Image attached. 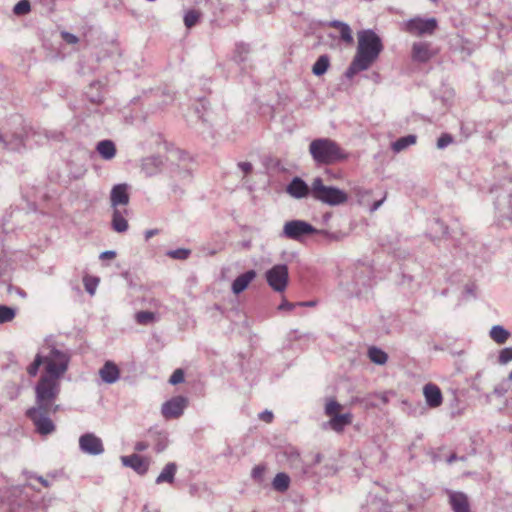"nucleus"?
<instances>
[{"label":"nucleus","instance_id":"c85d7f7f","mask_svg":"<svg viewBox=\"0 0 512 512\" xmlns=\"http://www.w3.org/2000/svg\"><path fill=\"white\" fill-rule=\"evenodd\" d=\"M330 66V58L328 55L323 54L319 56L312 67V73L315 76H322L325 74Z\"/></svg>","mask_w":512,"mask_h":512},{"label":"nucleus","instance_id":"473e14b6","mask_svg":"<svg viewBox=\"0 0 512 512\" xmlns=\"http://www.w3.org/2000/svg\"><path fill=\"white\" fill-rule=\"evenodd\" d=\"M157 319V315L151 311H139L135 314V320L140 325L152 324Z\"/></svg>","mask_w":512,"mask_h":512},{"label":"nucleus","instance_id":"58836bf2","mask_svg":"<svg viewBox=\"0 0 512 512\" xmlns=\"http://www.w3.org/2000/svg\"><path fill=\"white\" fill-rule=\"evenodd\" d=\"M200 13L196 10H189L184 16V24L187 28L193 27L199 20Z\"/></svg>","mask_w":512,"mask_h":512},{"label":"nucleus","instance_id":"f03ea898","mask_svg":"<svg viewBox=\"0 0 512 512\" xmlns=\"http://www.w3.org/2000/svg\"><path fill=\"white\" fill-rule=\"evenodd\" d=\"M357 38L358 45L355 56L345 71V77L348 79H352L359 72L368 70L383 50L381 38L371 29L358 32Z\"/></svg>","mask_w":512,"mask_h":512},{"label":"nucleus","instance_id":"5701e85b","mask_svg":"<svg viewBox=\"0 0 512 512\" xmlns=\"http://www.w3.org/2000/svg\"><path fill=\"white\" fill-rule=\"evenodd\" d=\"M255 277L256 272L254 270H248L240 274L232 283L233 293L240 294L241 292H243Z\"/></svg>","mask_w":512,"mask_h":512},{"label":"nucleus","instance_id":"412c9836","mask_svg":"<svg viewBox=\"0 0 512 512\" xmlns=\"http://www.w3.org/2000/svg\"><path fill=\"white\" fill-rule=\"evenodd\" d=\"M163 166V160L160 156H151L144 158L141 164V170L146 177L156 175Z\"/></svg>","mask_w":512,"mask_h":512},{"label":"nucleus","instance_id":"a211bd4d","mask_svg":"<svg viewBox=\"0 0 512 512\" xmlns=\"http://www.w3.org/2000/svg\"><path fill=\"white\" fill-rule=\"evenodd\" d=\"M494 206L500 217L512 221V194L499 195Z\"/></svg>","mask_w":512,"mask_h":512},{"label":"nucleus","instance_id":"4468645a","mask_svg":"<svg viewBox=\"0 0 512 512\" xmlns=\"http://www.w3.org/2000/svg\"><path fill=\"white\" fill-rule=\"evenodd\" d=\"M425 402L430 408H437L443 403V395L440 388L434 383H427L423 387Z\"/></svg>","mask_w":512,"mask_h":512},{"label":"nucleus","instance_id":"20e7f679","mask_svg":"<svg viewBox=\"0 0 512 512\" xmlns=\"http://www.w3.org/2000/svg\"><path fill=\"white\" fill-rule=\"evenodd\" d=\"M40 353L43 355L44 361L45 374L43 376H51L54 379L60 380L68 370L69 354L54 346L44 347Z\"/></svg>","mask_w":512,"mask_h":512},{"label":"nucleus","instance_id":"de8ad7c7","mask_svg":"<svg viewBox=\"0 0 512 512\" xmlns=\"http://www.w3.org/2000/svg\"><path fill=\"white\" fill-rule=\"evenodd\" d=\"M295 306H297V303L294 304V303H291V302H288L287 300H282V302L279 304L278 306V310L282 311V310H292Z\"/></svg>","mask_w":512,"mask_h":512},{"label":"nucleus","instance_id":"2f4dec72","mask_svg":"<svg viewBox=\"0 0 512 512\" xmlns=\"http://www.w3.org/2000/svg\"><path fill=\"white\" fill-rule=\"evenodd\" d=\"M290 484V478L285 473H278L273 479V488L279 492H284L288 489Z\"/></svg>","mask_w":512,"mask_h":512},{"label":"nucleus","instance_id":"dca6fc26","mask_svg":"<svg viewBox=\"0 0 512 512\" xmlns=\"http://www.w3.org/2000/svg\"><path fill=\"white\" fill-rule=\"evenodd\" d=\"M434 56L428 42H415L412 46V59L416 62L426 63Z\"/></svg>","mask_w":512,"mask_h":512},{"label":"nucleus","instance_id":"423d86ee","mask_svg":"<svg viewBox=\"0 0 512 512\" xmlns=\"http://www.w3.org/2000/svg\"><path fill=\"white\" fill-rule=\"evenodd\" d=\"M311 196L324 204L337 206L347 201V194L336 187L326 186L320 177L315 178L311 184Z\"/></svg>","mask_w":512,"mask_h":512},{"label":"nucleus","instance_id":"6e6d98bb","mask_svg":"<svg viewBox=\"0 0 512 512\" xmlns=\"http://www.w3.org/2000/svg\"><path fill=\"white\" fill-rule=\"evenodd\" d=\"M36 480L39 481L44 487L50 486V482L42 476H37Z\"/></svg>","mask_w":512,"mask_h":512},{"label":"nucleus","instance_id":"4be33fe9","mask_svg":"<svg viewBox=\"0 0 512 512\" xmlns=\"http://www.w3.org/2000/svg\"><path fill=\"white\" fill-rule=\"evenodd\" d=\"M353 416L351 413L333 415L330 420L324 424L335 432H342L344 428L352 423Z\"/></svg>","mask_w":512,"mask_h":512},{"label":"nucleus","instance_id":"ea45409f","mask_svg":"<svg viewBox=\"0 0 512 512\" xmlns=\"http://www.w3.org/2000/svg\"><path fill=\"white\" fill-rule=\"evenodd\" d=\"M340 409L341 405L336 400L331 399L325 405V414L332 418L333 415L340 414Z\"/></svg>","mask_w":512,"mask_h":512},{"label":"nucleus","instance_id":"ddd939ff","mask_svg":"<svg viewBox=\"0 0 512 512\" xmlns=\"http://www.w3.org/2000/svg\"><path fill=\"white\" fill-rule=\"evenodd\" d=\"M286 192L295 199H303L311 194V186L300 177H294L286 186Z\"/></svg>","mask_w":512,"mask_h":512},{"label":"nucleus","instance_id":"f3484780","mask_svg":"<svg viewBox=\"0 0 512 512\" xmlns=\"http://www.w3.org/2000/svg\"><path fill=\"white\" fill-rule=\"evenodd\" d=\"M101 380L106 384H114L120 378V369L113 361H106L99 370Z\"/></svg>","mask_w":512,"mask_h":512},{"label":"nucleus","instance_id":"0eeeda50","mask_svg":"<svg viewBox=\"0 0 512 512\" xmlns=\"http://www.w3.org/2000/svg\"><path fill=\"white\" fill-rule=\"evenodd\" d=\"M315 233L324 235L328 234L326 231H319L315 229L310 223L304 220H291L284 224L281 236L287 239L300 241L303 237Z\"/></svg>","mask_w":512,"mask_h":512},{"label":"nucleus","instance_id":"603ef678","mask_svg":"<svg viewBox=\"0 0 512 512\" xmlns=\"http://www.w3.org/2000/svg\"><path fill=\"white\" fill-rule=\"evenodd\" d=\"M148 447H149V444L147 442L139 441L135 444L134 449L138 452H142V451H145L146 449H148Z\"/></svg>","mask_w":512,"mask_h":512},{"label":"nucleus","instance_id":"0e129e2a","mask_svg":"<svg viewBox=\"0 0 512 512\" xmlns=\"http://www.w3.org/2000/svg\"><path fill=\"white\" fill-rule=\"evenodd\" d=\"M466 292L472 296H474L473 289L470 286H466Z\"/></svg>","mask_w":512,"mask_h":512},{"label":"nucleus","instance_id":"e433bc0d","mask_svg":"<svg viewBox=\"0 0 512 512\" xmlns=\"http://www.w3.org/2000/svg\"><path fill=\"white\" fill-rule=\"evenodd\" d=\"M31 11V4L29 0H20L13 7V13L16 16H23L28 14Z\"/></svg>","mask_w":512,"mask_h":512},{"label":"nucleus","instance_id":"774afa93","mask_svg":"<svg viewBox=\"0 0 512 512\" xmlns=\"http://www.w3.org/2000/svg\"><path fill=\"white\" fill-rule=\"evenodd\" d=\"M323 218H324V221H328V219L330 218V214H325L323 216Z\"/></svg>","mask_w":512,"mask_h":512},{"label":"nucleus","instance_id":"2eb2a0df","mask_svg":"<svg viewBox=\"0 0 512 512\" xmlns=\"http://www.w3.org/2000/svg\"><path fill=\"white\" fill-rule=\"evenodd\" d=\"M121 462L125 467L133 469L140 475L147 473L149 468V462L146 461L142 456L138 454H132L129 456H122Z\"/></svg>","mask_w":512,"mask_h":512},{"label":"nucleus","instance_id":"3c124183","mask_svg":"<svg viewBox=\"0 0 512 512\" xmlns=\"http://www.w3.org/2000/svg\"><path fill=\"white\" fill-rule=\"evenodd\" d=\"M115 256H116L115 251L107 250V251L102 252L99 257L101 260H106V259H113V258H115Z\"/></svg>","mask_w":512,"mask_h":512},{"label":"nucleus","instance_id":"e2e57ef3","mask_svg":"<svg viewBox=\"0 0 512 512\" xmlns=\"http://www.w3.org/2000/svg\"><path fill=\"white\" fill-rule=\"evenodd\" d=\"M143 510H144V512H160L158 509L150 510L148 505H145Z\"/></svg>","mask_w":512,"mask_h":512},{"label":"nucleus","instance_id":"f8f14e48","mask_svg":"<svg viewBox=\"0 0 512 512\" xmlns=\"http://www.w3.org/2000/svg\"><path fill=\"white\" fill-rule=\"evenodd\" d=\"M130 200L128 185L126 183L116 184L110 193V204L112 209H123Z\"/></svg>","mask_w":512,"mask_h":512},{"label":"nucleus","instance_id":"09e8293b","mask_svg":"<svg viewBox=\"0 0 512 512\" xmlns=\"http://www.w3.org/2000/svg\"><path fill=\"white\" fill-rule=\"evenodd\" d=\"M238 167L244 174H249L252 171V164L250 162H239Z\"/></svg>","mask_w":512,"mask_h":512},{"label":"nucleus","instance_id":"1a4fd4ad","mask_svg":"<svg viewBox=\"0 0 512 512\" xmlns=\"http://www.w3.org/2000/svg\"><path fill=\"white\" fill-rule=\"evenodd\" d=\"M268 285L275 292H283L287 288L289 272L285 264H276L265 272Z\"/></svg>","mask_w":512,"mask_h":512},{"label":"nucleus","instance_id":"cd10ccee","mask_svg":"<svg viewBox=\"0 0 512 512\" xmlns=\"http://www.w3.org/2000/svg\"><path fill=\"white\" fill-rule=\"evenodd\" d=\"M417 137L416 135L409 134L403 137L398 138L396 141H394L391 145L392 150L395 153H399L406 148H408L411 145H414L416 143Z\"/></svg>","mask_w":512,"mask_h":512},{"label":"nucleus","instance_id":"338daca9","mask_svg":"<svg viewBox=\"0 0 512 512\" xmlns=\"http://www.w3.org/2000/svg\"><path fill=\"white\" fill-rule=\"evenodd\" d=\"M506 381H508L509 384L512 381V371L509 373L508 378L506 379Z\"/></svg>","mask_w":512,"mask_h":512},{"label":"nucleus","instance_id":"aec40b11","mask_svg":"<svg viewBox=\"0 0 512 512\" xmlns=\"http://www.w3.org/2000/svg\"><path fill=\"white\" fill-rule=\"evenodd\" d=\"M448 494L453 512H470L469 502L464 493L449 491Z\"/></svg>","mask_w":512,"mask_h":512},{"label":"nucleus","instance_id":"c9c22d12","mask_svg":"<svg viewBox=\"0 0 512 512\" xmlns=\"http://www.w3.org/2000/svg\"><path fill=\"white\" fill-rule=\"evenodd\" d=\"M83 284L86 292L90 295H94L99 284V278L86 275L83 278Z\"/></svg>","mask_w":512,"mask_h":512},{"label":"nucleus","instance_id":"a19ab883","mask_svg":"<svg viewBox=\"0 0 512 512\" xmlns=\"http://www.w3.org/2000/svg\"><path fill=\"white\" fill-rule=\"evenodd\" d=\"M510 361H512V347H505L499 352L498 362L501 365H506Z\"/></svg>","mask_w":512,"mask_h":512},{"label":"nucleus","instance_id":"13d9d810","mask_svg":"<svg viewBox=\"0 0 512 512\" xmlns=\"http://www.w3.org/2000/svg\"><path fill=\"white\" fill-rule=\"evenodd\" d=\"M298 306H307V307H312L315 305V302L314 301H307V302H300V303H297Z\"/></svg>","mask_w":512,"mask_h":512},{"label":"nucleus","instance_id":"9d476101","mask_svg":"<svg viewBox=\"0 0 512 512\" xmlns=\"http://www.w3.org/2000/svg\"><path fill=\"white\" fill-rule=\"evenodd\" d=\"M187 405L188 399L185 396L178 395L162 404L161 413L165 419H177L183 415Z\"/></svg>","mask_w":512,"mask_h":512},{"label":"nucleus","instance_id":"6ab92c4d","mask_svg":"<svg viewBox=\"0 0 512 512\" xmlns=\"http://www.w3.org/2000/svg\"><path fill=\"white\" fill-rule=\"evenodd\" d=\"M112 220L111 226L115 232L124 233L128 230V221L126 220V215L128 214V210L126 208L123 209H112Z\"/></svg>","mask_w":512,"mask_h":512},{"label":"nucleus","instance_id":"5fc2aeb1","mask_svg":"<svg viewBox=\"0 0 512 512\" xmlns=\"http://www.w3.org/2000/svg\"><path fill=\"white\" fill-rule=\"evenodd\" d=\"M158 233L157 229H150L145 232V238L148 240Z\"/></svg>","mask_w":512,"mask_h":512},{"label":"nucleus","instance_id":"7ed1b4c3","mask_svg":"<svg viewBox=\"0 0 512 512\" xmlns=\"http://www.w3.org/2000/svg\"><path fill=\"white\" fill-rule=\"evenodd\" d=\"M309 153L312 159L321 165L333 164L348 158V153L330 138L314 139L309 145Z\"/></svg>","mask_w":512,"mask_h":512},{"label":"nucleus","instance_id":"37998d69","mask_svg":"<svg viewBox=\"0 0 512 512\" xmlns=\"http://www.w3.org/2000/svg\"><path fill=\"white\" fill-rule=\"evenodd\" d=\"M453 142L452 135L443 133L437 140V148L444 149Z\"/></svg>","mask_w":512,"mask_h":512},{"label":"nucleus","instance_id":"c756f323","mask_svg":"<svg viewBox=\"0 0 512 512\" xmlns=\"http://www.w3.org/2000/svg\"><path fill=\"white\" fill-rule=\"evenodd\" d=\"M388 504L380 498L369 496L367 499V510L362 512H386Z\"/></svg>","mask_w":512,"mask_h":512},{"label":"nucleus","instance_id":"052dcab7","mask_svg":"<svg viewBox=\"0 0 512 512\" xmlns=\"http://www.w3.org/2000/svg\"><path fill=\"white\" fill-rule=\"evenodd\" d=\"M457 460V456L456 454H451L448 458H447V463L451 464L453 463L454 461Z\"/></svg>","mask_w":512,"mask_h":512},{"label":"nucleus","instance_id":"4c0bfd02","mask_svg":"<svg viewBox=\"0 0 512 512\" xmlns=\"http://www.w3.org/2000/svg\"><path fill=\"white\" fill-rule=\"evenodd\" d=\"M166 255L172 259L186 260L191 255V250L187 248H178L167 251Z\"/></svg>","mask_w":512,"mask_h":512},{"label":"nucleus","instance_id":"393cba45","mask_svg":"<svg viewBox=\"0 0 512 512\" xmlns=\"http://www.w3.org/2000/svg\"><path fill=\"white\" fill-rule=\"evenodd\" d=\"M96 151L104 160H111L116 155V146L111 140H102L97 143Z\"/></svg>","mask_w":512,"mask_h":512},{"label":"nucleus","instance_id":"a878e982","mask_svg":"<svg viewBox=\"0 0 512 512\" xmlns=\"http://www.w3.org/2000/svg\"><path fill=\"white\" fill-rule=\"evenodd\" d=\"M176 471L177 465L174 462L167 463L156 478V484L173 483Z\"/></svg>","mask_w":512,"mask_h":512},{"label":"nucleus","instance_id":"bf43d9fd","mask_svg":"<svg viewBox=\"0 0 512 512\" xmlns=\"http://www.w3.org/2000/svg\"><path fill=\"white\" fill-rule=\"evenodd\" d=\"M242 247L245 248V249H250L251 248V241L250 240H246V241H243L241 243Z\"/></svg>","mask_w":512,"mask_h":512},{"label":"nucleus","instance_id":"c03bdc74","mask_svg":"<svg viewBox=\"0 0 512 512\" xmlns=\"http://www.w3.org/2000/svg\"><path fill=\"white\" fill-rule=\"evenodd\" d=\"M509 389H510V384L508 383V381L504 380L500 384L495 386L493 392L498 397H502L508 392Z\"/></svg>","mask_w":512,"mask_h":512},{"label":"nucleus","instance_id":"9b49d317","mask_svg":"<svg viewBox=\"0 0 512 512\" xmlns=\"http://www.w3.org/2000/svg\"><path fill=\"white\" fill-rule=\"evenodd\" d=\"M80 450L89 455H100L104 452L102 440L93 433H85L79 438Z\"/></svg>","mask_w":512,"mask_h":512},{"label":"nucleus","instance_id":"b1692460","mask_svg":"<svg viewBox=\"0 0 512 512\" xmlns=\"http://www.w3.org/2000/svg\"><path fill=\"white\" fill-rule=\"evenodd\" d=\"M330 27L336 28L339 31L340 39L350 45L353 43V35L350 26L342 21L333 20L328 24Z\"/></svg>","mask_w":512,"mask_h":512},{"label":"nucleus","instance_id":"79ce46f5","mask_svg":"<svg viewBox=\"0 0 512 512\" xmlns=\"http://www.w3.org/2000/svg\"><path fill=\"white\" fill-rule=\"evenodd\" d=\"M184 379H185L184 371L182 369L178 368L170 376L169 383L171 385H177V384L184 382Z\"/></svg>","mask_w":512,"mask_h":512},{"label":"nucleus","instance_id":"8fccbe9b","mask_svg":"<svg viewBox=\"0 0 512 512\" xmlns=\"http://www.w3.org/2000/svg\"><path fill=\"white\" fill-rule=\"evenodd\" d=\"M259 417L265 422H271L273 419V413L271 411L265 410L259 414Z\"/></svg>","mask_w":512,"mask_h":512},{"label":"nucleus","instance_id":"680f3d73","mask_svg":"<svg viewBox=\"0 0 512 512\" xmlns=\"http://www.w3.org/2000/svg\"><path fill=\"white\" fill-rule=\"evenodd\" d=\"M165 447H166V445H165V444H163V443H158V444L156 445V451H157V452H162V451L165 449Z\"/></svg>","mask_w":512,"mask_h":512},{"label":"nucleus","instance_id":"72a5a7b5","mask_svg":"<svg viewBox=\"0 0 512 512\" xmlns=\"http://www.w3.org/2000/svg\"><path fill=\"white\" fill-rule=\"evenodd\" d=\"M15 316V308L6 305H0V324L11 322Z\"/></svg>","mask_w":512,"mask_h":512},{"label":"nucleus","instance_id":"864d4df0","mask_svg":"<svg viewBox=\"0 0 512 512\" xmlns=\"http://www.w3.org/2000/svg\"><path fill=\"white\" fill-rule=\"evenodd\" d=\"M385 200V197H383L382 199L380 200H377L375 201L371 206H370V212L373 213L375 212L376 210H378L380 208V206L383 204Z\"/></svg>","mask_w":512,"mask_h":512},{"label":"nucleus","instance_id":"7c9ffc66","mask_svg":"<svg viewBox=\"0 0 512 512\" xmlns=\"http://www.w3.org/2000/svg\"><path fill=\"white\" fill-rule=\"evenodd\" d=\"M368 357L371 360V362H373L377 365H384L388 360L387 353L377 347L369 348Z\"/></svg>","mask_w":512,"mask_h":512},{"label":"nucleus","instance_id":"4d7b16f0","mask_svg":"<svg viewBox=\"0 0 512 512\" xmlns=\"http://www.w3.org/2000/svg\"><path fill=\"white\" fill-rule=\"evenodd\" d=\"M376 396L382 401V403L386 404L388 402V397L385 393L376 394Z\"/></svg>","mask_w":512,"mask_h":512},{"label":"nucleus","instance_id":"39448f33","mask_svg":"<svg viewBox=\"0 0 512 512\" xmlns=\"http://www.w3.org/2000/svg\"><path fill=\"white\" fill-rule=\"evenodd\" d=\"M44 137L33 129L23 133L5 134L0 132V150L21 152L26 147L42 144Z\"/></svg>","mask_w":512,"mask_h":512},{"label":"nucleus","instance_id":"6e6552de","mask_svg":"<svg viewBox=\"0 0 512 512\" xmlns=\"http://www.w3.org/2000/svg\"><path fill=\"white\" fill-rule=\"evenodd\" d=\"M438 28V21L436 18H422L414 17L403 23V29L417 37L431 36L435 33Z\"/></svg>","mask_w":512,"mask_h":512},{"label":"nucleus","instance_id":"f257e3e1","mask_svg":"<svg viewBox=\"0 0 512 512\" xmlns=\"http://www.w3.org/2000/svg\"><path fill=\"white\" fill-rule=\"evenodd\" d=\"M60 390V380L51 376H41L35 385V404L26 411V416L42 436L50 435L56 429L51 416L60 409L56 404Z\"/></svg>","mask_w":512,"mask_h":512},{"label":"nucleus","instance_id":"49530a36","mask_svg":"<svg viewBox=\"0 0 512 512\" xmlns=\"http://www.w3.org/2000/svg\"><path fill=\"white\" fill-rule=\"evenodd\" d=\"M61 37L68 44L74 45V44H77L79 42V38L76 35H74V34H72L70 32H67V31H62L61 32Z\"/></svg>","mask_w":512,"mask_h":512},{"label":"nucleus","instance_id":"bb28decb","mask_svg":"<svg viewBox=\"0 0 512 512\" xmlns=\"http://www.w3.org/2000/svg\"><path fill=\"white\" fill-rule=\"evenodd\" d=\"M489 336L497 344H504L510 337V332L502 325H494L490 329Z\"/></svg>","mask_w":512,"mask_h":512},{"label":"nucleus","instance_id":"a18cd8bd","mask_svg":"<svg viewBox=\"0 0 512 512\" xmlns=\"http://www.w3.org/2000/svg\"><path fill=\"white\" fill-rule=\"evenodd\" d=\"M265 468L257 465L252 469L251 476L257 482H262Z\"/></svg>","mask_w":512,"mask_h":512},{"label":"nucleus","instance_id":"69168bd1","mask_svg":"<svg viewBox=\"0 0 512 512\" xmlns=\"http://www.w3.org/2000/svg\"><path fill=\"white\" fill-rule=\"evenodd\" d=\"M26 475L29 478H35L36 479V477H37V475H35V474L31 473V472H27Z\"/></svg>","mask_w":512,"mask_h":512},{"label":"nucleus","instance_id":"f704fd0d","mask_svg":"<svg viewBox=\"0 0 512 512\" xmlns=\"http://www.w3.org/2000/svg\"><path fill=\"white\" fill-rule=\"evenodd\" d=\"M41 365H44L43 355L38 352L33 362L27 367V373L29 376L35 377L38 374Z\"/></svg>","mask_w":512,"mask_h":512}]
</instances>
